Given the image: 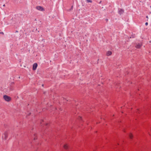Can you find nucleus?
<instances>
[{
	"instance_id": "4468645a",
	"label": "nucleus",
	"mask_w": 151,
	"mask_h": 151,
	"mask_svg": "<svg viewBox=\"0 0 151 151\" xmlns=\"http://www.w3.org/2000/svg\"><path fill=\"white\" fill-rule=\"evenodd\" d=\"M30 113H29V114H28V116L29 115H30Z\"/></svg>"
},
{
	"instance_id": "1a4fd4ad",
	"label": "nucleus",
	"mask_w": 151,
	"mask_h": 151,
	"mask_svg": "<svg viewBox=\"0 0 151 151\" xmlns=\"http://www.w3.org/2000/svg\"><path fill=\"white\" fill-rule=\"evenodd\" d=\"M86 1L88 3H91L92 2V1L91 0H86Z\"/></svg>"
},
{
	"instance_id": "f8f14e48",
	"label": "nucleus",
	"mask_w": 151,
	"mask_h": 151,
	"mask_svg": "<svg viewBox=\"0 0 151 151\" xmlns=\"http://www.w3.org/2000/svg\"><path fill=\"white\" fill-rule=\"evenodd\" d=\"M148 23L147 22H146L145 23V25H148Z\"/></svg>"
},
{
	"instance_id": "2eb2a0df",
	"label": "nucleus",
	"mask_w": 151,
	"mask_h": 151,
	"mask_svg": "<svg viewBox=\"0 0 151 151\" xmlns=\"http://www.w3.org/2000/svg\"><path fill=\"white\" fill-rule=\"evenodd\" d=\"M146 18H148V17L147 16H146Z\"/></svg>"
},
{
	"instance_id": "20e7f679",
	"label": "nucleus",
	"mask_w": 151,
	"mask_h": 151,
	"mask_svg": "<svg viewBox=\"0 0 151 151\" xmlns=\"http://www.w3.org/2000/svg\"><path fill=\"white\" fill-rule=\"evenodd\" d=\"M37 66V63H35L33 65V70H35L36 69Z\"/></svg>"
},
{
	"instance_id": "aec40b11",
	"label": "nucleus",
	"mask_w": 151,
	"mask_h": 151,
	"mask_svg": "<svg viewBox=\"0 0 151 151\" xmlns=\"http://www.w3.org/2000/svg\"><path fill=\"white\" fill-rule=\"evenodd\" d=\"M80 119H81V117H80Z\"/></svg>"
},
{
	"instance_id": "f3484780",
	"label": "nucleus",
	"mask_w": 151,
	"mask_h": 151,
	"mask_svg": "<svg viewBox=\"0 0 151 151\" xmlns=\"http://www.w3.org/2000/svg\"><path fill=\"white\" fill-rule=\"evenodd\" d=\"M5 6V5L4 4L3 5V6Z\"/></svg>"
},
{
	"instance_id": "f257e3e1",
	"label": "nucleus",
	"mask_w": 151,
	"mask_h": 151,
	"mask_svg": "<svg viewBox=\"0 0 151 151\" xmlns=\"http://www.w3.org/2000/svg\"><path fill=\"white\" fill-rule=\"evenodd\" d=\"M3 98L6 101L8 102L10 101L11 99L10 97L6 95H4L3 96Z\"/></svg>"
},
{
	"instance_id": "a211bd4d",
	"label": "nucleus",
	"mask_w": 151,
	"mask_h": 151,
	"mask_svg": "<svg viewBox=\"0 0 151 151\" xmlns=\"http://www.w3.org/2000/svg\"><path fill=\"white\" fill-rule=\"evenodd\" d=\"M73 6H72V7H71V9H72V8H73Z\"/></svg>"
},
{
	"instance_id": "6e6552de",
	"label": "nucleus",
	"mask_w": 151,
	"mask_h": 151,
	"mask_svg": "<svg viewBox=\"0 0 151 151\" xmlns=\"http://www.w3.org/2000/svg\"><path fill=\"white\" fill-rule=\"evenodd\" d=\"M63 146L64 149L65 150H67L68 148V147L67 145H65Z\"/></svg>"
},
{
	"instance_id": "412c9836",
	"label": "nucleus",
	"mask_w": 151,
	"mask_h": 151,
	"mask_svg": "<svg viewBox=\"0 0 151 151\" xmlns=\"http://www.w3.org/2000/svg\"><path fill=\"white\" fill-rule=\"evenodd\" d=\"M42 123V122H41V124Z\"/></svg>"
},
{
	"instance_id": "f03ea898",
	"label": "nucleus",
	"mask_w": 151,
	"mask_h": 151,
	"mask_svg": "<svg viewBox=\"0 0 151 151\" xmlns=\"http://www.w3.org/2000/svg\"><path fill=\"white\" fill-rule=\"evenodd\" d=\"M8 134L6 132L4 133L2 136V138L3 139L6 140Z\"/></svg>"
},
{
	"instance_id": "0eeeda50",
	"label": "nucleus",
	"mask_w": 151,
	"mask_h": 151,
	"mask_svg": "<svg viewBox=\"0 0 151 151\" xmlns=\"http://www.w3.org/2000/svg\"><path fill=\"white\" fill-rule=\"evenodd\" d=\"M112 54V52L111 51H108L106 53V55L108 56Z\"/></svg>"
},
{
	"instance_id": "6ab92c4d",
	"label": "nucleus",
	"mask_w": 151,
	"mask_h": 151,
	"mask_svg": "<svg viewBox=\"0 0 151 151\" xmlns=\"http://www.w3.org/2000/svg\"><path fill=\"white\" fill-rule=\"evenodd\" d=\"M42 86H43L44 85H43V84H42Z\"/></svg>"
},
{
	"instance_id": "9b49d317",
	"label": "nucleus",
	"mask_w": 151,
	"mask_h": 151,
	"mask_svg": "<svg viewBox=\"0 0 151 151\" xmlns=\"http://www.w3.org/2000/svg\"><path fill=\"white\" fill-rule=\"evenodd\" d=\"M34 136H35V135H34ZM36 139V137H34V140H35Z\"/></svg>"
},
{
	"instance_id": "dca6fc26",
	"label": "nucleus",
	"mask_w": 151,
	"mask_h": 151,
	"mask_svg": "<svg viewBox=\"0 0 151 151\" xmlns=\"http://www.w3.org/2000/svg\"><path fill=\"white\" fill-rule=\"evenodd\" d=\"M47 124L46 123V124H45V125H46V126H47Z\"/></svg>"
},
{
	"instance_id": "ddd939ff",
	"label": "nucleus",
	"mask_w": 151,
	"mask_h": 151,
	"mask_svg": "<svg viewBox=\"0 0 151 151\" xmlns=\"http://www.w3.org/2000/svg\"><path fill=\"white\" fill-rule=\"evenodd\" d=\"M1 33L4 34V33L3 32H1Z\"/></svg>"
},
{
	"instance_id": "9d476101",
	"label": "nucleus",
	"mask_w": 151,
	"mask_h": 151,
	"mask_svg": "<svg viewBox=\"0 0 151 151\" xmlns=\"http://www.w3.org/2000/svg\"><path fill=\"white\" fill-rule=\"evenodd\" d=\"M129 136L130 138L131 139L132 138V134H130L129 135Z\"/></svg>"
},
{
	"instance_id": "423d86ee",
	"label": "nucleus",
	"mask_w": 151,
	"mask_h": 151,
	"mask_svg": "<svg viewBox=\"0 0 151 151\" xmlns=\"http://www.w3.org/2000/svg\"><path fill=\"white\" fill-rule=\"evenodd\" d=\"M142 46V44H138L136 46V47L137 48H140Z\"/></svg>"
},
{
	"instance_id": "39448f33",
	"label": "nucleus",
	"mask_w": 151,
	"mask_h": 151,
	"mask_svg": "<svg viewBox=\"0 0 151 151\" xmlns=\"http://www.w3.org/2000/svg\"><path fill=\"white\" fill-rule=\"evenodd\" d=\"M124 12V10L121 9H119L118 12L121 15V14H122Z\"/></svg>"
},
{
	"instance_id": "7ed1b4c3",
	"label": "nucleus",
	"mask_w": 151,
	"mask_h": 151,
	"mask_svg": "<svg viewBox=\"0 0 151 151\" xmlns=\"http://www.w3.org/2000/svg\"><path fill=\"white\" fill-rule=\"evenodd\" d=\"M36 9L40 11H44V9L41 6H38L36 7Z\"/></svg>"
}]
</instances>
